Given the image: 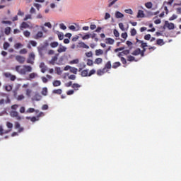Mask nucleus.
Listing matches in <instances>:
<instances>
[{
  "label": "nucleus",
  "instance_id": "f257e3e1",
  "mask_svg": "<svg viewBox=\"0 0 181 181\" xmlns=\"http://www.w3.org/2000/svg\"><path fill=\"white\" fill-rule=\"evenodd\" d=\"M33 69L29 65H18L16 66V71L21 76L26 75V73H31Z\"/></svg>",
  "mask_w": 181,
  "mask_h": 181
},
{
  "label": "nucleus",
  "instance_id": "f03ea898",
  "mask_svg": "<svg viewBox=\"0 0 181 181\" xmlns=\"http://www.w3.org/2000/svg\"><path fill=\"white\" fill-rule=\"evenodd\" d=\"M35 53L34 52H31L28 58L27 59V63H28V64H35Z\"/></svg>",
  "mask_w": 181,
  "mask_h": 181
},
{
  "label": "nucleus",
  "instance_id": "7ed1b4c3",
  "mask_svg": "<svg viewBox=\"0 0 181 181\" xmlns=\"http://www.w3.org/2000/svg\"><path fill=\"white\" fill-rule=\"evenodd\" d=\"M10 115L12 117V118H16L18 121L21 119V117L19 116V112L16 111H11L10 112Z\"/></svg>",
  "mask_w": 181,
  "mask_h": 181
},
{
  "label": "nucleus",
  "instance_id": "20e7f679",
  "mask_svg": "<svg viewBox=\"0 0 181 181\" xmlns=\"http://www.w3.org/2000/svg\"><path fill=\"white\" fill-rule=\"evenodd\" d=\"M16 60L20 63V64H23L25 63L26 58L25 57L17 55L16 56Z\"/></svg>",
  "mask_w": 181,
  "mask_h": 181
},
{
  "label": "nucleus",
  "instance_id": "39448f33",
  "mask_svg": "<svg viewBox=\"0 0 181 181\" xmlns=\"http://www.w3.org/2000/svg\"><path fill=\"white\" fill-rule=\"evenodd\" d=\"M165 26L168 28L170 30L175 29V24L173 23H169V21L165 22Z\"/></svg>",
  "mask_w": 181,
  "mask_h": 181
},
{
  "label": "nucleus",
  "instance_id": "423d86ee",
  "mask_svg": "<svg viewBox=\"0 0 181 181\" xmlns=\"http://www.w3.org/2000/svg\"><path fill=\"white\" fill-rule=\"evenodd\" d=\"M33 101H40L42 100V95L39 93H35V95L32 98Z\"/></svg>",
  "mask_w": 181,
  "mask_h": 181
},
{
  "label": "nucleus",
  "instance_id": "0eeeda50",
  "mask_svg": "<svg viewBox=\"0 0 181 181\" xmlns=\"http://www.w3.org/2000/svg\"><path fill=\"white\" fill-rule=\"evenodd\" d=\"M40 68L41 69V71L42 73H46V71H47V66H46V64H45V63L42 62L40 64Z\"/></svg>",
  "mask_w": 181,
  "mask_h": 181
},
{
  "label": "nucleus",
  "instance_id": "6e6552de",
  "mask_svg": "<svg viewBox=\"0 0 181 181\" xmlns=\"http://www.w3.org/2000/svg\"><path fill=\"white\" fill-rule=\"evenodd\" d=\"M43 37V32L38 31L35 35H34L33 38L36 39L37 40L38 39H42Z\"/></svg>",
  "mask_w": 181,
  "mask_h": 181
},
{
  "label": "nucleus",
  "instance_id": "1a4fd4ad",
  "mask_svg": "<svg viewBox=\"0 0 181 181\" xmlns=\"http://www.w3.org/2000/svg\"><path fill=\"white\" fill-rule=\"evenodd\" d=\"M66 50H67V47L59 45L57 52L58 53H64V52H66Z\"/></svg>",
  "mask_w": 181,
  "mask_h": 181
},
{
  "label": "nucleus",
  "instance_id": "9d476101",
  "mask_svg": "<svg viewBox=\"0 0 181 181\" xmlns=\"http://www.w3.org/2000/svg\"><path fill=\"white\" fill-rule=\"evenodd\" d=\"M6 127H7V128H8L9 130L5 131L4 133L8 134V132H11V131L12 130V128H13V124L9 122H7Z\"/></svg>",
  "mask_w": 181,
  "mask_h": 181
},
{
  "label": "nucleus",
  "instance_id": "9b49d317",
  "mask_svg": "<svg viewBox=\"0 0 181 181\" xmlns=\"http://www.w3.org/2000/svg\"><path fill=\"white\" fill-rule=\"evenodd\" d=\"M115 16L117 19H121V18H124V14H122V13H121L119 11H116L115 13Z\"/></svg>",
  "mask_w": 181,
  "mask_h": 181
},
{
  "label": "nucleus",
  "instance_id": "f8f14e48",
  "mask_svg": "<svg viewBox=\"0 0 181 181\" xmlns=\"http://www.w3.org/2000/svg\"><path fill=\"white\" fill-rule=\"evenodd\" d=\"M56 62H57V55L54 56L49 62V64H52V66H54V64H56Z\"/></svg>",
  "mask_w": 181,
  "mask_h": 181
},
{
  "label": "nucleus",
  "instance_id": "ddd939ff",
  "mask_svg": "<svg viewBox=\"0 0 181 181\" xmlns=\"http://www.w3.org/2000/svg\"><path fill=\"white\" fill-rule=\"evenodd\" d=\"M15 129H18V132H22L23 131V128L21 127V124L18 122L15 123Z\"/></svg>",
  "mask_w": 181,
  "mask_h": 181
},
{
  "label": "nucleus",
  "instance_id": "4468645a",
  "mask_svg": "<svg viewBox=\"0 0 181 181\" xmlns=\"http://www.w3.org/2000/svg\"><path fill=\"white\" fill-rule=\"evenodd\" d=\"M78 45L79 47H82L83 49H90V47L83 42H78Z\"/></svg>",
  "mask_w": 181,
  "mask_h": 181
},
{
  "label": "nucleus",
  "instance_id": "2eb2a0df",
  "mask_svg": "<svg viewBox=\"0 0 181 181\" xmlns=\"http://www.w3.org/2000/svg\"><path fill=\"white\" fill-rule=\"evenodd\" d=\"M107 71H108L107 70L105 69V68H104L103 69H99L97 71V74L98 76H103V74H104V73H107Z\"/></svg>",
  "mask_w": 181,
  "mask_h": 181
},
{
  "label": "nucleus",
  "instance_id": "dca6fc26",
  "mask_svg": "<svg viewBox=\"0 0 181 181\" xmlns=\"http://www.w3.org/2000/svg\"><path fill=\"white\" fill-rule=\"evenodd\" d=\"M28 28H30V25L26 22H23L21 23V29H28Z\"/></svg>",
  "mask_w": 181,
  "mask_h": 181
},
{
  "label": "nucleus",
  "instance_id": "f3484780",
  "mask_svg": "<svg viewBox=\"0 0 181 181\" xmlns=\"http://www.w3.org/2000/svg\"><path fill=\"white\" fill-rule=\"evenodd\" d=\"M56 33L58 35V38L59 40H63V39H64V34H63V33L56 31Z\"/></svg>",
  "mask_w": 181,
  "mask_h": 181
},
{
  "label": "nucleus",
  "instance_id": "a211bd4d",
  "mask_svg": "<svg viewBox=\"0 0 181 181\" xmlns=\"http://www.w3.org/2000/svg\"><path fill=\"white\" fill-rule=\"evenodd\" d=\"M79 36L82 37L83 40H88V39H90L91 34H86L84 36L82 34H79Z\"/></svg>",
  "mask_w": 181,
  "mask_h": 181
},
{
  "label": "nucleus",
  "instance_id": "6ab92c4d",
  "mask_svg": "<svg viewBox=\"0 0 181 181\" xmlns=\"http://www.w3.org/2000/svg\"><path fill=\"white\" fill-rule=\"evenodd\" d=\"M115 41L112 38H106L107 45H112Z\"/></svg>",
  "mask_w": 181,
  "mask_h": 181
},
{
  "label": "nucleus",
  "instance_id": "aec40b11",
  "mask_svg": "<svg viewBox=\"0 0 181 181\" xmlns=\"http://www.w3.org/2000/svg\"><path fill=\"white\" fill-rule=\"evenodd\" d=\"M49 46L52 48V49H55V47H57V46H59V42H52L49 44Z\"/></svg>",
  "mask_w": 181,
  "mask_h": 181
},
{
  "label": "nucleus",
  "instance_id": "412c9836",
  "mask_svg": "<svg viewBox=\"0 0 181 181\" xmlns=\"http://www.w3.org/2000/svg\"><path fill=\"white\" fill-rule=\"evenodd\" d=\"M72 88H74V90H76L77 91V90H78V88H80V87H81V85L78 84V83H74L71 86Z\"/></svg>",
  "mask_w": 181,
  "mask_h": 181
},
{
  "label": "nucleus",
  "instance_id": "4be33fe9",
  "mask_svg": "<svg viewBox=\"0 0 181 181\" xmlns=\"http://www.w3.org/2000/svg\"><path fill=\"white\" fill-rule=\"evenodd\" d=\"M54 87H59V86H61L62 85V82L60 81H54L53 83H52Z\"/></svg>",
  "mask_w": 181,
  "mask_h": 181
},
{
  "label": "nucleus",
  "instance_id": "5701e85b",
  "mask_svg": "<svg viewBox=\"0 0 181 181\" xmlns=\"http://www.w3.org/2000/svg\"><path fill=\"white\" fill-rule=\"evenodd\" d=\"M36 77H37V74L33 72L29 74V78L30 80H32L33 78H36Z\"/></svg>",
  "mask_w": 181,
  "mask_h": 181
},
{
  "label": "nucleus",
  "instance_id": "b1692460",
  "mask_svg": "<svg viewBox=\"0 0 181 181\" xmlns=\"http://www.w3.org/2000/svg\"><path fill=\"white\" fill-rule=\"evenodd\" d=\"M145 16V14L144 13V11L139 10L138 11L137 18H144Z\"/></svg>",
  "mask_w": 181,
  "mask_h": 181
},
{
  "label": "nucleus",
  "instance_id": "393cba45",
  "mask_svg": "<svg viewBox=\"0 0 181 181\" xmlns=\"http://www.w3.org/2000/svg\"><path fill=\"white\" fill-rule=\"evenodd\" d=\"M27 119H30L32 122H36V121H39V119L37 118V117H27Z\"/></svg>",
  "mask_w": 181,
  "mask_h": 181
},
{
  "label": "nucleus",
  "instance_id": "a878e982",
  "mask_svg": "<svg viewBox=\"0 0 181 181\" xmlns=\"http://www.w3.org/2000/svg\"><path fill=\"white\" fill-rule=\"evenodd\" d=\"M81 76L82 77H87V76H88V69L82 71Z\"/></svg>",
  "mask_w": 181,
  "mask_h": 181
},
{
  "label": "nucleus",
  "instance_id": "bb28decb",
  "mask_svg": "<svg viewBox=\"0 0 181 181\" xmlns=\"http://www.w3.org/2000/svg\"><path fill=\"white\" fill-rule=\"evenodd\" d=\"M133 56H138L141 54V49H137L135 51L133 52L132 53Z\"/></svg>",
  "mask_w": 181,
  "mask_h": 181
},
{
  "label": "nucleus",
  "instance_id": "cd10ccee",
  "mask_svg": "<svg viewBox=\"0 0 181 181\" xmlns=\"http://www.w3.org/2000/svg\"><path fill=\"white\" fill-rule=\"evenodd\" d=\"M78 63H80V60L78 59H76L70 61L69 64H78Z\"/></svg>",
  "mask_w": 181,
  "mask_h": 181
},
{
  "label": "nucleus",
  "instance_id": "c85d7f7f",
  "mask_svg": "<svg viewBox=\"0 0 181 181\" xmlns=\"http://www.w3.org/2000/svg\"><path fill=\"white\" fill-rule=\"evenodd\" d=\"M57 74H58V76H61L62 73H63V71L62 70V69L60 67H56L55 68Z\"/></svg>",
  "mask_w": 181,
  "mask_h": 181
},
{
  "label": "nucleus",
  "instance_id": "c756f323",
  "mask_svg": "<svg viewBox=\"0 0 181 181\" xmlns=\"http://www.w3.org/2000/svg\"><path fill=\"white\" fill-rule=\"evenodd\" d=\"M41 94L46 97V95H47V88H43Z\"/></svg>",
  "mask_w": 181,
  "mask_h": 181
},
{
  "label": "nucleus",
  "instance_id": "7c9ffc66",
  "mask_svg": "<svg viewBox=\"0 0 181 181\" xmlns=\"http://www.w3.org/2000/svg\"><path fill=\"white\" fill-rule=\"evenodd\" d=\"M103 53H104V52L103 51V49H96L95 50L96 56H100V54H103Z\"/></svg>",
  "mask_w": 181,
  "mask_h": 181
},
{
  "label": "nucleus",
  "instance_id": "2f4dec72",
  "mask_svg": "<svg viewBox=\"0 0 181 181\" xmlns=\"http://www.w3.org/2000/svg\"><path fill=\"white\" fill-rule=\"evenodd\" d=\"M9 46H11V45H9V42H4L3 45V47L4 49V50H8V48L9 47Z\"/></svg>",
  "mask_w": 181,
  "mask_h": 181
},
{
  "label": "nucleus",
  "instance_id": "473e14b6",
  "mask_svg": "<svg viewBox=\"0 0 181 181\" xmlns=\"http://www.w3.org/2000/svg\"><path fill=\"white\" fill-rule=\"evenodd\" d=\"M4 88H5L6 91H11L12 86L11 85H6V86H4Z\"/></svg>",
  "mask_w": 181,
  "mask_h": 181
},
{
  "label": "nucleus",
  "instance_id": "72a5a7b5",
  "mask_svg": "<svg viewBox=\"0 0 181 181\" xmlns=\"http://www.w3.org/2000/svg\"><path fill=\"white\" fill-rule=\"evenodd\" d=\"M14 47L15 49H21V47H23V45L21 43H16Z\"/></svg>",
  "mask_w": 181,
  "mask_h": 181
},
{
  "label": "nucleus",
  "instance_id": "f704fd0d",
  "mask_svg": "<svg viewBox=\"0 0 181 181\" xmlns=\"http://www.w3.org/2000/svg\"><path fill=\"white\" fill-rule=\"evenodd\" d=\"M101 63H103V59L101 58H98L95 60V64H101Z\"/></svg>",
  "mask_w": 181,
  "mask_h": 181
},
{
  "label": "nucleus",
  "instance_id": "c9c22d12",
  "mask_svg": "<svg viewBox=\"0 0 181 181\" xmlns=\"http://www.w3.org/2000/svg\"><path fill=\"white\" fill-rule=\"evenodd\" d=\"M77 71H78L77 68H74V67L71 66L70 71L71 73H73L74 74H77Z\"/></svg>",
  "mask_w": 181,
  "mask_h": 181
},
{
  "label": "nucleus",
  "instance_id": "e433bc0d",
  "mask_svg": "<svg viewBox=\"0 0 181 181\" xmlns=\"http://www.w3.org/2000/svg\"><path fill=\"white\" fill-rule=\"evenodd\" d=\"M52 93H53V94H62V89H57V90H54L53 91H52Z\"/></svg>",
  "mask_w": 181,
  "mask_h": 181
},
{
  "label": "nucleus",
  "instance_id": "4c0bfd02",
  "mask_svg": "<svg viewBox=\"0 0 181 181\" xmlns=\"http://www.w3.org/2000/svg\"><path fill=\"white\" fill-rule=\"evenodd\" d=\"M124 12H125V13H129V15L134 14V11H132V9H131V8L125 9Z\"/></svg>",
  "mask_w": 181,
  "mask_h": 181
},
{
  "label": "nucleus",
  "instance_id": "58836bf2",
  "mask_svg": "<svg viewBox=\"0 0 181 181\" xmlns=\"http://www.w3.org/2000/svg\"><path fill=\"white\" fill-rule=\"evenodd\" d=\"M18 101H22V100L25 99V96L23 95H19L17 96Z\"/></svg>",
  "mask_w": 181,
  "mask_h": 181
},
{
  "label": "nucleus",
  "instance_id": "ea45409f",
  "mask_svg": "<svg viewBox=\"0 0 181 181\" xmlns=\"http://www.w3.org/2000/svg\"><path fill=\"white\" fill-rule=\"evenodd\" d=\"M4 76H5V77H6V78H11V77L12 76V74H11L9 72H6L4 74Z\"/></svg>",
  "mask_w": 181,
  "mask_h": 181
},
{
  "label": "nucleus",
  "instance_id": "a19ab883",
  "mask_svg": "<svg viewBox=\"0 0 181 181\" xmlns=\"http://www.w3.org/2000/svg\"><path fill=\"white\" fill-rule=\"evenodd\" d=\"M4 32L6 35H9L11 33V27L6 28Z\"/></svg>",
  "mask_w": 181,
  "mask_h": 181
},
{
  "label": "nucleus",
  "instance_id": "79ce46f5",
  "mask_svg": "<svg viewBox=\"0 0 181 181\" xmlns=\"http://www.w3.org/2000/svg\"><path fill=\"white\" fill-rule=\"evenodd\" d=\"M32 94V90L31 89H26V95L27 97H30Z\"/></svg>",
  "mask_w": 181,
  "mask_h": 181
},
{
  "label": "nucleus",
  "instance_id": "37998d69",
  "mask_svg": "<svg viewBox=\"0 0 181 181\" xmlns=\"http://www.w3.org/2000/svg\"><path fill=\"white\" fill-rule=\"evenodd\" d=\"M23 35L25 37H29L30 36V32L25 30L23 32Z\"/></svg>",
  "mask_w": 181,
  "mask_h": 181
},
{
  "label": "nucleus",
  "instance_id": "c03bdc74",
  "mask_svg": "<svg viewBox=\"0 0 181 181\" xmlns=\"http://www.w3.org/2000/svg\"><path fill=\"white\" fill-rule=\"evenodd\" d=\"M121 66V63L119 62H115L113 64L112 68L113 69H117V67H119Z\"/></svg>",
  "mask_w": 181,
  "mask_h": 181
},
{
  "label": "nucleus",
  "instance_id": "a18cd8bd",
  "mask_svg": "<svg viewBox=\"0 0 181 181\" xmlns=\"http://www.w3.org/2000/svg\"><path fill=\"white\" fill-rule=\"evenodd\" d=\"M141 43V47H143V49H145V47H148V45L146 44V42H144V41H140Z\"/></svg>",
  "mask_w": 181,
  "mask_h": 181
},
{
  "label": "nucleus",
  "instance_id": "49530a36",
  "mask_svg": "<svg viewBox=\"0 0 181 181\" xmlns=\"http://www.w3.org/2000/svg\"><path fill=\"white\" fill-rule=\"evenodd\" d=\"M127 60L128 62H134L135 61V57L132 56H129L127 57Z\"/></svg>",
  "mask_w": 181,
  "mask_h": 181
},
{
  "label": "nucleus",
  "instance_id": "de8ad7c7",
  "mask_svg": "<svg viewBox=\"0 0 181 181\" xmlns=\"http://www.w3.org/2000/svg\"><path fill=\"white\" fill-rule=\"evenodd\" d=\"M59 28L60 29H62V30H66L67 29V27H66L64 23L59 24Z\"/></svg>",
  "mask_w": 181,
  "mask_h": 181
},
{
  "label": "nucleus",
  "instance_id": "09e8293b",
  "mask_svg": "<svg viewBox=\"0 0 181 181\" xmlns=\"http://www.w3.org/2000/svg\"><path fill=\"white\" fill-rule=\"evenodd\" d=\"M113 33H114L115 37H119V33L118 32V30L115 29L113 31Z\"/></svg>",
  "mask_w": 181,
  "mask_h": 181
},
{
  "label": "nucleus",
  "instance_id": "8fccbe9b",
  "mask_svg": "<svg viewBox=\"0 0 181 181\" xmlns=\"http://www.w3.org/2000/svg\"><path fill=\"white\" fill-rule=\"evenodd\" d=\"M145 6L146 7L148 8V9H151V8H152V3L151 2L146 3Z\"/></svg>",
  "mask_w": 181,
  "mask_h": 181
},
{
  "label": "nucleus",
  "instance_id": "3c124183",
  "mask_svg": "<svg viewBox=\"0 0 181 181\" xmlns=\"http://www.w3.org/2000/svg\"><path fill=\"white\" fill-rule=\"evenodd\" d=\"M175 19H177V16L176 14H173L170 18L169 21H175Z\"/></svg>",
  "mask_w": 181,
  "mask_h": 181
},
{
  "label": "nucleus",
  "instance_id": "603ef678",
  "mask_svg": "<svg viewBox=\"0 0 181 181\" xmlns=\"http://www.w3.org/2000/svg\"><path fill=\"white\" fill-rule=\"evenodd\" d=\"M30 43L32 46H33V47H36L37 45V42H36V41L31 40L30 41Z\"/></svg>",
  "mask_w": 181,
  "mask_h": 181
},
{
  "label": "nucleus",
  "instance_id": "864d4df0",
  "mask_svg": "<svg viewBox=\"0 0 181 181\" xmlns=\"http://www.w3.org/2000/svg\"><path fill=\"white\" fill-rule=\"evenodd\" d=\"M105 70H107V69H111V62H108L105 67Z\"/></svg>",
  "mask_w": 181,
  "mask_h": 181
},
{
  "label": "nucleus",
  "instance_id": "5fc2aeb1",
  "mask_svg": "<svg viewBox=\"0 0 181 181\" xmlns=\"http://www.w3.org/2000/svg\"><path fill=\"white\" fill-rule=\"evenodd\" d=\"M119 28L124 32L125 30V28H124V24L122 23H119Z\"/></svg>",
  "mask_w": 181,
  "mask_h": 181
},
{
  "label": "nucleus",
  "instance_id": "6e6d98bb",
  "mask_svg": "<svg viewBox=\"0 0 181 181\" xmlns=\"http://www.w3.org/2000/svg\"><path fill=\"white\" fill-rule=\"evenodd\" d=\"M126 45H127V46H128L130 49H132V45H133L132 42H131V41H127Z\"/></svg>",
  "mask_w": 181,
  "mask_h": 181
},
{
  "label": "nucleus",
  "instance_id": "4d7b16f0",
  "mask_svg": "<svg viewBox=\"0 0 181 181\" xmlns=\"http://www.w3.org/2000/svg\"><path fill=\"white\" fill-rule=\"evenodd\" d=\"M157 45L162 46V45H163V40L162 39L157 40Z\"/></svg>",
  "mask_w": 181,
  "mask_h": 181
},
{
  "label": "nucleus",
  "instance_id": "13d9d810",
  "mask_svg": "<svg viewBox=\"0 0 181 181\" xmlns=\"http://www.w3.org/2000/svg\"><path fill=\"white\" fill-rule=\"evenodd\" d=\"M135 35H136V30H135V28H133L131 30V35L132 36H135Z\"/></svg>",
  "mask_w": 181,
  "mask_h": 181
},
{
  "label": "nucleus",
  "instance_id": "bf43d9fd",
  "mask_svg": "<svg viewBox=\"0 0 181 181\" xmlns=\"http://www.w3.org/2000/svg\"><path fill=\"white\" fill-rule=\"evenodd\" d=\"M93 74H95V71L94 69L90 70L88 76V77H91Z\"/></svg>",
  "mask_w": 181,
  "mask_h": 181
},
{
  "label": "nucleus",
  "instance_id": "052dcab7",
  "mask_svg": "<svg viewBox=\"0 0 181 181\" xmlns=\"http://www.w3.org/2000/svg\"><path fill=\"white\" fill-rule=\"evenodd\" d=\"M111 18V15L109 13H106L105 15V20L107 21Z\"/></svg>",
  "mask_w": 181,
  "mask_h": 181
},
{
  "label": "nucleus",
  "instance_id": "680f3d73",
  "mask_svg": "<svg viewBox=\"0 0 181 181\" xmlns=\"http://www.w3.org/2000/svg\"><path fill=\"white\" fill-rule=\"evenodd\" d=\"M28 53V50L26 49H23L20 51V54H26Z\"/></svg>",
  "mask_w": 181,
  "mask_h": 181
},
{
  "label": "nucleus",
  "instance_id": "e2e57ef3",
  "mask_svg": "<svg viewBox=\"0 0 181 181\" xmlns=\"http://www.w3.org/2000/svg\"><path fill=\"white\" fill-rule=\"evenodd\" d=\"M26 112L30 113V114H32V112H35V109H34V108H32V107H30V108L26 111Z\"/></svg>",
  "mask_w": 181,
  "mask_h": 181
},
{
  "label": "nucleus",
  "instance_id": "0e129e2a",
  "mask_svg": "<svg viewBox=\"0 0 181 181\" xmlns=\"http://www.w3.org/2000/svg\"><path fill=\"white\" fill-rule=\"evenodd\" d=\"M29 19H32V15H30V14L26 15L24 18V21H28Z\"/></svg>",
  "mask_w": 181,
  "mask_h": 181
},
{
  "label": "nucleus",
  "instance_id": "69168bd1",
  "mask_svg": "<svg viewBox=\"0 0 181 181\" xmlns=\"http://www.w3.org/2000/svg\"><path fill=\"white\" fill-rule=\"evenodd\" d=\"M45 26H46L47 28H49V29H52V23H50L49 22L45 23Z\"/></svg>",
  "mask_w": 181,
  "mask_h": 181
},
{
  "label": "nucleus",
  "instance_id": "338daca9",
  "mask_svg": "<svg viewBox=\"0 0 181 181\" xmlns=\"http://www.w3.org/2000/svg\"><path fill=\"white\" fill-rule=\"evenodd\" d=\"M86 57H93V52H86Z\"/></svg>",
  "mask_w": 181,
  "mask_h": 181
},
{
  "label": "nucleus",
  "instance_id": "774afa93",
  "mask_svg": "<svg viewBox=\"0 0 181 181\" xmlns=\"http://www.w3.org/2000/svg\"><path fill=\"white\" fill-rule=\"evenodd\" d=\"M68 78L69 80H76V75H70Z\"/></svg>",
  "mask_w": 181,
  "mask_h": 181
}]
</instances>
